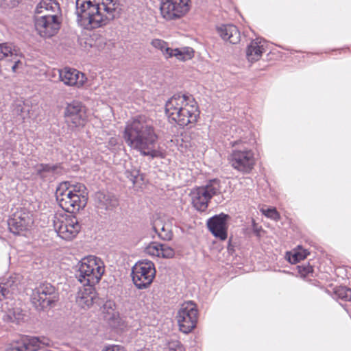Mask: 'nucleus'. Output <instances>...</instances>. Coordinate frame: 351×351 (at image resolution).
Returning <instances> with one entry per match:
<instances>
[{
	"mask_svg": "<svg viewBox=\"0 0 351 351\" xmlns=\"http://www.w3.org/2000/svg\"><path fill=\"white\" fill-rule=\"evenodd\" d=\"M230 217L224 213L216 215L210 218L207 221V226L211 233L220 240L224 241L228 237L227 220Z\"/></svg>",
	"mask_w": 351,
	"mask_h": 351,
	"instance_id": "17",
	"label": "nucleus"
},
{
	"mask_svg": "<svg viewBox=\"0 0 351 351\" xmlns=\"http://www.w3.org/2000/svg\"><path fill=\"white\" fill-rule=\"evenodd\" d=\"M262 213L267 217L278 221L280 219V215L276 208H262Z\"/></svg>",
	"mask_w": 351,
	"mask_h": 351,
	"instance_id": "33",
	"label": "nucleus"
},
{
	"mask_svg": "<svg viewBox=\"0 0 351 351\" xmlns=\"http://www.w3.org/2000/svg\"><path fill=\"white\" fill-rule=\"evenodd\" d=\"M153 230L158 234V237L165 241H169L172 239L173 233L169 224L163 223L160 219H156L153 223Z\"/></svg>",
	"mask_w": 351,
	"mask_h": 351,
	"instance_id": "27",
	"label": "nucleus"
},
{
	"mask_svg": "<svg viewBox=\"0 0 351 351\" xmlns=\"http://www.w3.org/2000/svg\"><path fill=\"white\" fill-rule=\"evenodd\" d=\"M298 272L300 276L305 278L308 274L313 273V268L309 264L298 266Z\"/></svg>",
	"mask_w": 351,
	"mask_h": 351,
	"instance_id": "36",
	"label": "nucleus"
},
{
	"mask_svg": "<svg viewBox=\"0 0 351 351\" xmlns=\"http://www.w3.org/2000/svg\"><path fill=\"white\" fill-rule=\"evenodd\" d=\"M5 351H29V350L27 348L25 343H23L21 339V341H17L14 344L12 345Z\"/></svg>",
	"mask_w": 351,
	"mask_h": 351,
	"instance_id": "34",
	"label": "nucleus"
},
{
	"mask_svg": "<svg viewBox=\"0 0 351 351\" xmlns=\"http://www.w3.org/2000/svg\"><path fill=\"white\" fill-rule=\"evenodd\" d=\"M80 289L76 297V302L82 308L90 307L96 297L95 289L93 285H85Z\"/></svg>",
	"mask_w": 351,
	"mask_h": 351,
	"instance_id": "23",
	"label": "nucleus"
},
{
	"mask_svg": "<svg viewBox=\"0 0 351 351\" xmlns=\"http://www.w3.org/2000/svg\"><path fill=\"white\" fill-rule=\"evenodd\" d=\"M25 108H23L21 105H19L14 109L15 113L21 117L22 121H24L26 118V112L28 111V110H25Z\"/></svg>",
	"mask_w": 351,
	"mask_h": 351,
	"instance_id": "39",
	"label": "nucleus"
},
{
	"mask_svg": "<svg viewBox=\"0 0 351 351\" xmlns=\"http://www.w3.org/2000/svg\"><path fill=\"white\" fill-rule=\"evenodd\" d=\"M177 321L181 332L189 333L197 325L198 311L196 304L192 301L184 302L177 313Z\"/></svg>",
	"mask_w": 351,
	"mask_h": 351,
	"instance_id": "10",
	"label": "nucleus"
},
{
	"mask_svg": "<svg viewBox=\"0 0 351 351\" xmlns=\"http://www.w3.org/2000/svg\"><path fill=\"white\" fill-rule=\"evenodd\" d=\"M36 174L44 181H51L56 176L62 174V167L60 164H38L35 167Z\"/></svg>",
	"mask_w": 351,
	"mask_h": 351,
	"instance_id": "20",
	"label": "nucleus"
},
{
	"mask_svg": "<svg viewBox=\"0 0 351 351\" xmlns=\"http://www.w3.org/2000/svg\"><path fill=\"white\" fill-rule=\"evenodd\" d=\"M59 76L62 82L68 86L82 87L87 78L83 73L71 68H64L59 71Z\"/></svg>",
	"mask_w": 351,
	"mask_h": 351,
	"instance_id": "18",
	"label": "nucleus"
},
{
	"mask_svg": "<svg viewBox=\"0 0 351 351\" xmlns=\"http://www.w3.org/2000/svg\"><path fill=\"white\" fill-rule=\"evenodd\" d=\"M117 7L115 0H76L75 14L83 25L97 28L114 19Z\"/></svg>",
	"mask_w": 351,
	"mask_h": 351,
	"instance_id": "2",
	"label": "nucleus"
},
{
	"mask_svg": "<svg viewBox=\"0 0 351 351\" xmlns=\"http://www.w3.org/2000/svg\"><path fill=\"white\" fill-rule=\"evenodd\" d=\"M166 114L180 126L195 123L199 115L197 102L191 95L175 94L166 102Z\"/></svg>",
	"mask_w": 351,
	"mask_h": 351,
	"instance_id": "3",
	"label": "nucleus"
},
{
	"mask_svg": "<svg viewBox=\"0 0 351 351\" xmlns=\"http://www.w3.org/2000/svg\"><path fill=\"white\" fill-rule=\"evenodd\" d=\"M14 64L12 66L11 69L12 72L16 73L17 72V70L19 68V66L22 65V62L19 60H15V58H14Z\"/></svg>",
	"mask_w": 351,
	"mask_h": 351,
	"instance_id": "41",
	"label": "nucleus"
},
{
	"mask_svg": "<svg viewBox=\"0 0 351 351\" xmlns=\"http://www.w3.org/2000/svg\"><path fill=\"white\" fill-rule=\"evenodd\" d=\"M19 279L17 276H10L3 283L0 284V301L10 298L18 290Z\"/></svg>",
	"mask_w": 351,
	"mask_h": 351,
	"instance_id": "25",
	"label": "nucleus"
},
{
	"mask_svg": "<svg viewBox=\"0 0 351 351\" xmlns=\"http://www.w3.org/2000/svg\"><path fill=\"white\" fill-rule=\"evenodd\" d=\"M25 314L23 313V311L19 308H15L9 310L8 313L4 316L3 319L19 324L21 321L23 320Z\"/></svg>",
	"mask_w": 351,
	"mask_h": 351,
	"instance_id": "29",
	"label": "nucleus"
},
{
	"mask_svg": "<svg viewBox=\"0 0 351 351\" xmlns=\"http://www.w3.org/2000/svg\"><path fill=\"white\" fill-rule=\"evenodd\" d=\"M125 177L132 182V184H135L138 182L139 180H142V176L140 175V171L136 168L132 167L128 169L125 171Z\"/></svg>",
	"mask_w": 351,
	"mask_h": 351,
	"instance_id": "31",
	"label": "nucleus"
},
{
	"mask_svg": "<svg viewBox=\"0 0 351 351\" xmlns=\"http://www.w3.org/2000/svg\"><path fill=\"white\" fill-rule=\"evenodd\" d=\"M21 0H0V8H12L16 7Z\"/></svg>",
	"mask_w": 351,
	"mask_h": 351,
	"instance_id": "37",
	"label": "nucleus"
},
{
	"mask_svg": "<svg viewBox=\"0 0 351 351\" xmlns=\"http://www.w3.org/2000/svg\"><path fill=\"white\" fill-rule=\"evenodd\" d=\"M34 21L36 31L43 38L53 36L60 27V21L55 20L54 16H35Z\"/></svg>",
	"mask_w": 351,
	"mask_h": 351,
	"instance_id": "16",
	"label": "nucleus"
},
{
	"mask_svg": "<svg viewBox=\"0 0 351 351\" xmlns=\"http://www.w3.org/2000/svg\"><path fill=\"white\" fill-rule=\"evenodd\" d=\"M146 254L163 258H172L175 256V250L166 243L152 242L145 247Z\"/></svg>",
	"mask_w": 351,
	"mask_h": 351,
	"instance_id": "21",
	"label": "nucleus"
},
{
	"mask_svg": "<svg viewBox=\"0 0 351 351\" xmlns=\"http://www.w3.org/2000/svg\"><path fill=\"white\" fill-rule=\"evenodd\" d=\"M123 138L127 145L151 158L165 157L163 153L156 149L158 136L151 120L139 115L126 123Z\"/></svg>",
	"mask_w": 351,
	"mask_h": 351,
	"instance_id": "1",
	"label": "nucleus"
},
{
	"mask_svg": "<svg viewBox=\"0 0 351 351\" xmlns=\"http://www.w3.org/2000/svg\"><path fill=\"white\" fill-rule=\"evenodd\" d=\"M156 275L154 265L151 261H140L132 268V276L135 286L145 289L151 285Z\"/></svg>",
	"mask_w": 351,
	"mask_h": 351,
	"instance_id": "11",
	"label": "nucleus"
},
{
	"mask_svg": "<svg viewBox=\"0 0 351 351\" xmlns=\"http://www.w3.org/2000/svg\"><path fill=\"white\" fill-rule=\"evenodd\" d=\"M264 51L262 42L258 39L253 40L247 47L246 57L250 62H254L261 58Z\"/></svg>",
	"mask_w": 351,
	"mask_h": 351,
	"instance_id": "26",
	"label": "nucleus"
},
{
	"mask_svg": "<svg viewBox=\"0 0 351 351\" xmlns=\"http://www.w3.org/2000/svg\"><path fill=\"white\" fill-rule=\"evenodd\" d=\"M59 293L56 287L49 282H42L32 291L31 301L38 311L50 309L56 305Z\"/></svg>",
	"mask_w": 351,
	"mask_h": 351,
	"instance_id": "5",
	"label": "nucleus"
},
{
	"mask_svg": "<svg viewBox=\"0 0 351 351\" xmlns=\"http://www.w3.org/2000/svg\"><path fill=\"white\" fill-rule=\"evenodd\" d=\"M308 254V253H307L306 251H304L302 252H295L291 256V257H289V261L291 263H296L306 258Z\"/></svg>",
	"mask_w": 351,
	"mask_h": 351,
	"instance_id": "35",
	"label": "nucleus"
},
{
	"mask_svg": "<svg viewBox=\"0 0 351 351\" xmlns=\"http://www.w3.org/2000/svg\"><path fill=\"white\" fill-rule=\"evenodd\" d=\"M62 183H66L68 191H72V193L77 194L80 197L87 198V190L84 184L81 183H77L75 184H71L69 182H63Z\"/></svg>",
	"mask_w": 351,
	"mask_h": 351,
	"instance_id": "30",
	"label": "nucleus"
},
{
	"mask_svg": "<svg viewBox=\"0 0 351 351\" xmlns=\"http://www.w3.org/2000/svg\"><path fill=\"white\" fill-rule=\"evenodd\" d=\"M232 145L235 147L230 156L232 167L243 173L251 171L255 165L252 151L246 148L241 141H234Z\"/></svg>",
	"mask_w": 351,
	"mask_h": 351,
	"instance_id": "7",
	"label": "nucleus"
},
{
	"mask_svg": "<svg viewBox=\"0 0 351 351\" xmlns=\"http://www.w3.org/2000/svg\"><path fill=\"white\" fill-rule=\"evenodd\" d=\"M189 0H162L161 14L167 20L180 18L189 10Z\"/></svg>",
	"mask_w": 351,
	"mask_h": 351,
	"instance_id": "14",
	"label": "nucleus"
},
{
	"mask_svg": "<svg viewBox=\"0 0 351 351\" xmlns=\"http://www.w3.org/2000/svg\"><path fill=\"white\" fill-rule=\"evenodd\" d=\"M105 271V265L101 258L88 256L82 258L77 265L75 276L84 286L99 283Z\"/></svg>",
	"mask_w": 351,
	"mask_h": 351,
	"instance_id": "4",
	"label": "nucleus"
},
{
	"mask_svg": "<svg viewBox=\"0 0 351 351\" xmlns=\"http://www.w3.org/2000/svg\"><path fill=\"white\" fill-rule=\"evenodd\" d=\"M23 343H25L27 346V348L29 350V351H36L38 349L41 348V344L43 346H49L48 342L42 341L38 337H25L22 339Z\"/></svg>",
	"mask_w": 351,
	"mask_h": 351,
	"instance_id": "28",
	"label": "nucleus"
},
{
	"mask_svg": "<svg viewBox=\"0 0 351 351\" xmlns=\"http://www.w3.org/2000/svg\"><path fill=\"white\" fill-rule=\"evenodd\" d=\"M151 45L155 49H157L162 53L166 58L173 56L176 57L179 60L186 61L191 60L194 56V51L191 47H184L182 49H171L169 47L168 43L161 39H154Z\"/></svg>",
	"mask_w": 351,
	"mask_h": 351,
	"instance_id": "15",
	"label": "nucleus"
},
{
	"mask_svg": "<svg viewBox=\"0 0 351 351\" xmlns=\"http://www.w3.org/2000/svg\"><path fill=\"white\" fill-rule=\"evenodd\" d=\"M118 143V138L117 137H111L108 141L107 147L110 149H112Z\"/></svg>",
	"mask_w": 351,
	"mask_h": 351,
	"instance_id": "40",
	"label": "nucleus"
},
{
	"mask_svg": "<svg viewBox=\"0 0 351 351\" xmlns=\"http://www.w3.org/2000/svg\"><path fill=\"white\" fill-rule=\"evenodd\" d=\"M53 222L54 230L64 240H72L80 231L81 226L77 218L72 215H56Z\"/></svg>",
	"mask_w": 351,
	"mask_h": 351,
	"instance_id": "9",
	"label": "nucleus"
},
{
	"mask_svg": "<svg viewBox=\"0 0 351 351\" xmlns=\"http://www.w3.org/2000/svg\"><path fill=\"white\" fill-rule=\"evenodd\" d=\"M220 181L213 179L206 185L194 189L191 192L193 206L199 211H205L211 198L220 193Z\"/></svg>",
	"mask_w": 351,
	"mask_h": 351,
	"instance_id": "6",
	"label": "nucleus"
},
{
	"mask_svg": "<svg viewBox=\"0 0 351 351\" xmlns=\"http://www.w3.org/2000/svg\"><path fill=\"white\" fill-rule=\"evenodd\" d=\"M96 206L99 209L110 210L119 205L117 198L112 194L99 191L95 195Z\"/></svg>",
	"mask_w": 351,
	"mask_h": 351,
	"instance_id": "22",
	"label": "nucleus"
},
{
	"mask_svg": "<svg viewBox=\"0 0 351 351\" xmlns=\"http://www.w3.org/2000/svg\"><path fill=\"white\" fill-rule=\"evenodd\" d=\"M60 12L59 3L56 0H42L36 7L35 16H54L55 20H59Z\"/></svg>",
	"mask_w": 351,
	"mask_h": 351,
	"instance_id": "19",
	"label": "nucleus"
},
{
	"mask_svg": "<svg viewBox=\"0 0 351 351\" xmlns=\"http://www.w3.org/2000/svg\"><path fill=\"white\" fill-rule=\"evenodd\" d=\"M64 119L67 126L72 130L83 127L86 119L85 107L77 101L68 104L64 110Z\"/></svg>",
	"mask_w": 351,
	"mask_h": 351,
	"instance_id": "12",
	"label": "nucleus"
},
{
	"mask_svg": "<svg viewBox=\"0 0 351 351\" xmlns=\"http://www.w3.org/2000/svg\"><path fill=\"white\" fill-rule=\"evenodd\" d=\"M217 32L222 39L231 44H237L240 41V32L234 25H222L217 27Z\"/></svg>",
	"mask_w": 351,
	"mask_h": 351,
	"instance_id": "24",
	"label": "nucleus"
},
{
	"mask_svg": "<svg viewBox=\"0 0 351 351\" xmlns=\"http://www.w3.org/2000/svg\"><path fill=\"white\" fill-rule=\"evenodd\" d=\"M3 43L0 44V60H2Z\"/></svg>",
	"mask_w": 351,
	"mask_h": 351,
	"instance_id": "43",
	"label": "nucleus"
},
{
	"mask_svg": "<svg viewBox=\"0 0 351 351\" xmlns=\"http://www.w3.org/2000/svg\"><path fill=\"white\" fill-rule=\"evenodd\" d=\"M339 296L346 300H351V289L341 287L337 291Z\"/></svg>",
	"mask_w": 351,
	"mask_h": 351,
	"instance_id": "38",
	"label": "nucleus"
},
{
	"mask_svg": "<svg viewBox=\"0 0 351 351\" xmlns=\"http://www.w3.org/2000/svg\"><path fill=\"white\" fill-rule=\"evenodd\" d=\"M32 223V215L25 208H17L8 220V228L14 234L28 230Z\"/></svg>",
	"mask_w": 351,
	"mask_h": 351,
	"instance_id": "13",
	"label": "nucleus"
},
{
	"mask_svg": "<svg viewBox=\"0 0 351 351\" xmlns=\"http://www.w3.org/2000/svg\"><path fill=\"white\" fill-rule=\"evenodd\" d=\"M3 51H2V59L9 57V56H17V49L16 47L14 46L12 43H3Z\"/></svg>",
	"mask_w": 351,
	"mask_h": 351,
	"instance_id": "32",
	"label": "nucleus"
},
{
	"mask_svg": "<svg viewBox=\"0 0 351 351\" xmlns=\"http://www.w3.org/2000/svg\"><path fill=\"white\" fill-rule=\"evenodd\" d=\"M112 305H113V303L112 302H108L104 304V307H109L111 308Z\"/></svg>",
	"mask_w": 351,
	"mask_h": 351,
	"instance_id": "42",
	"label": "nucleus"
},
{
	"mask_svg": "<svg viewBox=\"0 0 351 351\" xmlns=\"http://www.w3.org/2000/svg\"><path fill=\"white\" fill-rule=\"evenodd\" d=\"M66 183H60L56 191V197L60 206L70 213L79 211L85 207L88 198L80 197L68 191Z\"/></svg>",
	"mask_w": 351,
	"mask_h": 351,
	"instance_id": "8",
	"label": "nucleus"
}]
</instances>
